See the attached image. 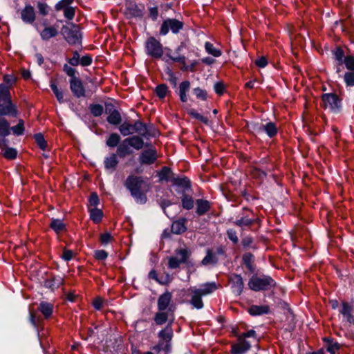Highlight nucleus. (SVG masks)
<instances>
[{"instance_id": "16", "label": "nucleus", "mask_w": 354, "mask_h": 354, "mask_svg": "<svg viewBox=\"0 0 354 354\" xmlns=\"http://www.w3.org/2000/svg\"><path fill=\"white\" fill-rule=\"evenodd\" d=\"M191 293L190 304L197 309H201L203 307V302L202 301V295L196 290V288H191L189 289Z\"/></svg>"}, {"instance_id": "1", "label": "nucleus", "mask_w": 354, "mask_h": 354, "mask_svg": "<svg viewBox=\"0 0 354 354\" xmlns=\"http://www.w3.org/2000/svg\"><path fill=\"white\" fill-rule=\"evenodd\" d=\"M143 184L144 180L142 178L134 175L129 176L124 183L136 202L141 204L147 201L146 195L141 191Z\"/></svg>"}, {"instance_id": "29", "label": "nucleus", "mask_w": 354, "mask_h": 354, "mask_svg": "<svg viewBox=\"0 0 354 354\" xmlns=\"http://www.w3.org/2000/svg\"><path fill=\"white\" fill-rule=\"evenodd\" d=\"M217 288L218 286L215 282H210L202 284L199 288H196V290H198L201 295L205 296L213 292Z\"/></svg>"}, {"instance_id": "30", "label": "nucleus", "mask_w": 354, "mask_h": 354, "mask_svg": "<svg viewBox=\"0 0 354 354\" xmlns=\"http://www.w3.org/2000/svg\"><path fill=\"white\" fill-rule=\"evenodd\" d=\"M187 220L185 218H181L174 221L171 225V232L176 234H180L185 232L187 227L185 223Z\"/></svg>"}, {"instance_id": "48", "label": "nucleus", "mask_w": 354, "mask_h": 354, "mask_svg": "<svg viewBox=\"0 0 354 354\" xmlns=\"http://www.w3.org/2000/svg\"><path fill=\"white\" fill-rule=\"evenodd\" d=\"M155 91H156V95L159 98L163 99L167 95V93L168 92V88H167V85L162 84L157 86Z\"/></svg>"}, {"instance_id": "27", "label": "nucleus", "mask_w": 354, "mask_h": 354, "mask_svg": "<svg viewBox=\"0 0 354 354\" xmlns=\"http://www.w3.org/2000/svg\"><path fill=\"white\" fill-rule=\"evenodd\" d=\"M117 156L115 153H112L104 158V164L106 170H111V172H112L116 168L118 164Z\"/></svg>"}, {"instance_id": "25", "label": "nucleus", "mask_w": 354, "mask_h": 354, "mask_svg": "<svg viewBox=\"0 0 354 354\" xmlns=\"http://www.w3.org/2000/svg\"><path fill=\"white\" fill-rule=\"evenodd\" d=\"M196 214L199 216L205 214L207 212L211 207L210 203L207 200L198 199L196 202Z\"/></svg>"}, {"instance_id": "47", "label": "nucleus", "mask_w": 354, "mask_h": 354, "mask_svg": "<svg viewBox=\"0 0 354 354\" xmlns=\"http://www.w3.org/2000/svg\"><path fill=\"white\" fill-rule=\"evenodd\" d=\"M74 0H61L55 6L57 11L63 10L68 8H71V5Z\"/></svg>"}, {"instance_id": "39", "label": "nucleus", "mask_w": 354, "mask_h": 354, "mask_svg": "<svg viewBox=\"0 0 354 354\" xmlns=\"http://www.w3.org/2000/svg\"><path fill=\"white\" fill-rule=\"evenodd\" d=\"M205 48L206 52L208 54L212 55L214 57H218L222 55L221 50L220 49L214 47V45L212 44H211L210 42H208V41L205 42Z\"/></svg>"}, {"instance_id": "19", "label": "nucleus", "mask_w": 354, "mask_h": 354, "mask_svg": "<svg viewBox=\"0 0 354 354\" xmlns=\"http://www.w3.org/2000/svg\"><path fill=\"white\" fill-rule=\"evenodd\" d=\"M17 110L12 103L10 99L8 100L6 104H0V115L17 116Z\"/></svg>"}, {"instance_id": "17", "label": "nucleus", "mask_w": 354, "mask_h": 354, "mask_svg": "<svg viewBox=\"0 0 354 354\" xmlns=\"http://www.w3.org/2000/svg\"><path fill=\"white\" fill-rule=\"evenodd\" d=\"M172 299V295L170 292L166 291L158 299V309L160 311L165 310L169 306Z\"/></svg>"}, {"instance_id": "54", "label": "nucleus", "mask_w": 354, "mask_h": 354, "mask_svg": "<svg viewBox=\"0 0 354 354\" xmlns=\"http://www.w3.org/2000/svg\"><path fill=\"white\" fill-rule=\"evenodd\" d=\"M9 88L4 84H0V100L10 99Z\"/></svg>"}, {"instance_id": "42", "label": "nucleus", "mask_w": 354, "mask_h": 354, "mask_svg": "<svg viewBox=\"0 0 354 354\" xmlns=\"http://www.w3.org/2000/svg\"><path fill=\"white\" fill-rule=\"evenodd\" d=\"M89 212L91 219L93 222L97 223L101 221L103 216V213L101 209L96 207H93L91 208Z\"/></svg>"}, {"instance_id": "36", "label": "nucleus", "mask_w": 354, "mask_h": 354, "mask_svg": "<svg viewBox=\"0 0 354 354\" xmlns=\"http://www.w3.org/2000/svg\"><path fill=\"white\" fill-rule=\"evenodd\" d=\"M168 312L158 311L154 315V322L158 326L163 325L168 321Z\"/></svg>"}, {"instance_id": "37", "label": "nucleus", "mask_w": 354, "mask_h": 354, "mask_svg": "<svg viewBox=\"0 0 354 354\" xmlns=\"http://www.w3.org/2000/svg\"><path fill=\"white\" fill-rule=\"evenodd\" d=\"M119 131L123 136H127L134 133L133 124L124 122L119 127Z\"/></svg>"}, {"instance_id": "56", "label": "nucleus", "mask_w": 354, "mask_h": 354, "mask_svg": "<svg viewBox=\"0 0 354 354\" xmlns=\"http://www.w3.org/2000/svg\"><path fill=\"white\" fill-rule=\"evenodd\" d=\"M193 92L197 98L202 100H206L207 92L205 90H203L200 88H194Z\"/></svg>"}, {"instance_id": "50", "label": "nucleus", "mask_w": 354, "mask_h": 354, "mask_svg": "<svg viewBox=\"0 0 354 354\" xmlns=\"http://www.w3.org/2000/svg\"><path fill=\"white\" fill-rule=\"evenodd\" d=\"M50 88L52 89V91H53L54 94L55 95L57 100L60 102V103H62L64 102V94L62 93V91H60L57 85L54 83H51L50 84Z\"/></svg>"}, {"instance_id": "53", "label": "nucleus", "mask_w": 354, "mask_h": 354, "mask_svg": "<svg viewBox=\"0 0 354 354\" xmlns=\"http://www.w3.org/2000/svg\"><path fill=\"white\" fill-rule=\"evenodd\" d=\"M334 56L335 59L339 62V66H342L343 63L344 64V59L343 60L344 53L342 48H337L334 51Z\"/></svg>"}, {"instance_id": "24", "label": "nucleus", "mask_w": 354, "mask_h": 354, "mask_svg": "<svg viewBox=\"0 0 354 354\" xmlns=\"http://www.w3.org/2000/svg\"><path fill=\"white\" fill-rule=\"evenodd\" d=\"M10 124L4 118H0V147L4 145L3 138L10 134Z\"/></svg>"}, {"instance_id": "40", "label": "nucleus", "mask_w": 354, "mask_h": 354, "mask_svg": "<svg viewBox=\"0 0 354 354\" xmlns=\"http://www.w3.org/2000/svg\"><path fill=\"white\" fill-rule=\"evenodd\" d=\"M243 263L245 265V266L248 268V269L250 272H254L255 268L253 265L254 257L252 254L246 253V254H243Z\"/></svg>"}, {"instance_id": "28", "label": "nucleus", "mask_w": 354, "mask_h": 354, "mask_svg": "<svg viewBox=\"0 0 354 354\" xmlns=\"http://www.w3.org/2000/svg\"><path fill=\"white\" fill-rule=\"evenodd\" d=\"M248 312L251 315L253 316L262 315L268 314L270 312V308L268 306L266 305H253L249 308Z\"/></svg>"}, {"instance_id": "32", "label": "nucleus", "mask_w": 354, "mask_h": 354, "mask_svg": "<svg viewBox=\"0 0 354 354\" xmlns=\"http://www.w3.org/2000/svg\"><path fill=\"white\" fill-rule=\"evenodd\" d=\"M126 139L129 142L130 146L136 150L141 149L144 146L143 139L138 136H133Z\"/></svg>"}, {"instance_id": "60", "label": "nucleus", "mask_w": 354, "mask_h": 354, "mask_svg": "<svg viewBox=\"0 0 354 354\" xmlns=\"http://www.w3.org/2000/svg\"><path fill=\"white\" fill-rule=\"evenodd\" d=\"M227 237L230 241H232L234 243H237L239 241L238 236L236 235V232L233 229H229L227 230Z\"/></svg>"}, {"instance_id": "43", "label": "nucleus", "mask_w": 354, "mask_h": 354, "mask_svg": "<svg viewBox=\"0 0 354 354\" xmlns=\"http://www.w3.org/2000/svg\"><path fill=\"white\" fill-rule=\"evenodd\" d=\"M120 136L116 133H112L107 139L106 144L109 147H115L118 145Z\"/></svg>"}, {"instance_id": "21", "label": "nucleus", "mask_w": 354, "mask_h": 354, "mask_svg": "<svg viewBox=\"0 0 354 354\" xmlns=\"http://www.w3.org/2000/svg\"><path fill=\"white\" fill-rule=\"evenodd\" d=\"M238 340L239 342L232 346V353L233 354H243L246 351H248L251 346L250 342L246 341L243 338V339Z\"/></svg>"}, {"instance_id": "62", "label": "nucleus", "mask_w": 354, "mask_h": 354, "mask_svg": "<svg viewBox=\"0 0 354 354\" xmlns=\"http://www.w3.org/2000/svg\"><path fill=\"white\" fill-rule=\"evenodd\" d=\"M89 205L91 207H96V206L99 204L100 200L99 197L96 193H92L88 199Z\"/></svg>"}, {"instance_id": "12", "label": "nucleus", "mask_w": 354, "mask_h": 354, "mask_svg": "<svg viewBox=\"0 0 354 354\" xmlns=\"http://www.w3.org/2000/svg\"><path fill=\"white\" fill-rule=\"evenodd\" d=\"M230 282L232 292L236 295H240L243 290L244 283L240 274H232L230 277Z\"/></svg>"}, {"instance_id": "59", "label": "nucleus", "mask_w": 354, "mask_h": 354, "mask_svg": "<svg viewBox=\"0 0 354 354\" xmlns=\"http://www.w3.org/2000/svg\"><path fill=\"white\" fill-rule=\"evenodd\" d=\"M113 239V236L109 232H105L100 235V241L102 245H106L109 243Z\"/></svg>"}, {"instance_id": "38", "label": "nucleus", "mask_w": 354, "mask_h": 354, "mask_svg": "<svg viewBox=\"0 0 354 354\" xmlns=\"http://www.w3.org/2000/svg\"><path fill=\"white\" fill-rule=\"evenodd\" d=\"M174 184L179 187H181L184 189H187L190 188V181L188 178H175L173 180Z\"/></svg>"}, {"instance_id": "64", "label": "nucleus", "mask_w": 354, "mask_h": 354, "mask_svg": "<svg viewBox=\"0 0 354 354\" xmlns=\"http://www.w3.org/2000/svg\"><path fill=\"white\" fill-rule=\"evenodd\" d=\"M37 8L39 9L40 14H41L42 15H46L48 14L49 7L46 3L39 2L37 4Z\"/></svg>"}, {"instance_id": "44", "label": "nucleus", "mask_w": 354, "mask_h": 354, "mask_svg": "<svg viewBox=\"0 0 354 354\" xmlns=\"http://www.w3.org/2000/svg\"><path fill=\"white\" fill-rule=\"evenodd\" d=\"M194 201L192 196L185 194L182 198V206L184 209L189 210L194 207Z\"/></svg>"}, {"instance_id": "11", "label": "nucleus", "mask_w": 354, "mask_h": 354, "mask_svg": "<svg viewBox=\"0 0 354 354\" xmlns=\"http://www.w3.org/2000/svg\"><path fill=\"white\" fill-rule=\"evenodd\" d=\"M158 158L156 149L150 148L141 152L139 156V161L141 165H150L153 164Z\"/></svg>"}, {"instance_id": "18", "label": "nucleus", "mask_w": 354, "mask_h": 354, "mask_svg": "<svg viewBox=\"0 0 354 354\" xmlns=\"http://www.w3.org/2000/svg\"><path fill=\"white\" fill-rule=\"evenodd\" d=\"M353 307L347 302L342 303V308L340 313L343 315L344 319L349 324H354V315H352Z\"/></svg>"}, {"instance_id": "52", "label": "nucleus", "mask_w": 354, "mask_h": 354, "mask_svg": "<svg viewBox=\"0 0 354 354\" xmlns=\"http://www.w3.org/2000/svg\"><path fill=\"white\" fill-rule=\"evenodd\" d=\"M63 279L60 277H54L52 281H47L46 282V286L54 289L58 288L62 283Z\"/></svg>"}, {"instance_id": "55", "label": "nucleus", "mask_w": 354, "mask_h": 354, "mask_svg": "<svg viewBox=\"0 0 354 354\" xmlns=\"http://www.w3.org/2000/svg\"><path fill=\"white\" fill-rule=\"evenodd\" d=\"M189 114L194 118L198 120L204 124H208L209 120L207 117L202 115L201 114L197 113L196 111L192 110L189 111Z\"/></svg>"}, {"instance_id": "41", "label": "nucleus", "mask_w": 354, "mask_h": 354, "mask_svg": "<svg viewBox=\"0 0 354 354\" xmlns=\"http://www.w3.org/2000/svg\"><path fill=\"white\" fill-rule=\"evenodd\" d=\"M217 261V257L210 250H208L206 256L203 258L201 263L204 266H207L209 264H216Z\"/></svg>"}, {"instance_id": "57", "label": "nucleus", "mask_w": 354, "mask_h": 354, "mask_svg": "<svg viewBox=\"0 0 354 354\" xmlns=\"http://www.w3.org/2000/svg\"><path fill=\"white\" fill-rule=\"evenodd\" d=\"M63 12H64V17L67 19L72 20L75 17V8H74V7L68 8L65 10H63Z\"/></svg>"}, {"instance_id": "9", "label": "nucleus", "mask_w": 354, "mask_h": 354, "mask_svg": "<svg viewBox=\"0 0 354 354\" xmlns=\"http://www.w3.org/2000/svg\"><path fill=\"white\" fill-rule=\"evenodd\" d=\"M147 54L151 57L159 59L163 55L162 45L154 37H149L146 41Z\"/></svg>"}, {"instance_id": "13", "label": "nucleus", "mask_w": 354, "mask_h": 354, "mask_svg": "<svg viewBox=\"0 0 354 354\" xmlns=\"http://www.w3.org/2000/svg\"><path fill=\"white\" fill-rule=\"evenodd\" d=\"M69 83L70 88L75 97L80 98L85 96V89L80 78L71 79Z\"/></svg>"}, {"instance_id": "63", "label": "nucleus", "mask_w": 354, "mask_h": 354, "mask_svg": "<svg viewBox=\"0 0 354 354\" xmlns=\"http://www.w3.org/2000/svg\"><path fill=\"white\" fill-rule=\"evenodd\" d=\"M64 71L68 76L71 77V79L77 78L75 76L76 70L69 66L68 64L64 65Z\"/></svg>"}, {"instance_id": "34", "label": "nucleus", "mask_w": 354, "mask_h": 354, "mask_svg": "<svg viewBox=\"0 0 354 354\" xmlns=\"http://www.w3.org/2000/svg\"><path fill=\"white\" fill-rule=\"evenodd\" d=\"M133 131L134 133H138L142 137H147L148 134L147 126L139 120L136 121L133 124Z\"/></svg>"}, {"instance_id": "4", "label": "nucleus", "mask_w": 354, "mask_h": 354, "mask_svg": "<svg viewBox=\"0 0 354 354\" xmlns=\"http://www.w3.org/2000/svg\"><path fill=\"white\" fill-rule=\"evenodd\" d=\"M62 32L64 39L70 45L81 44L82 34L79 26L74 24L64 26Z\"/></svg>"}, {"instance_id": "20", "label": "nucleus", "mask_w": 354, "mask_h": 354, "mask_svg": "<svg viewBox=\"0 0 354 354\" xmlns=\"http://www.w3.org/2000/svg\"><path fill=\"white\" fill-rule=\"evenodd\" d=\"M38 310L46 319L50 318L53 315L54 306L53 304L47 301H41L39 303Z\"/></svg>"}, {"instance_id": "23", "label": "nucleus", "mask_w": 354, "mask_h": 354, "mask_svg": "<svg viewBox=\"0 0 354 354\" xmlns=\"http://www.w3.org/2000/svg\"><path fill=\"white\" fill-rule=\"evenodd\" d=\"M131 146L127 139H124L118 146L116 151V154L120 158H124L128 155L132 153L133 151L131 149Z\"/></svg>"}, {"instance_id": "22", "label": "nucleus", "mask_w": 354, "mask_h": 354, "mask_svg": "<svg viewBox=\"0 0 354 354\" xmlns=\"http://www.w3.org/2000/svg\"><path fill=\"white\" fill-rule=\"evenodd\" d=\"M106 112L109 113L107 121L109 124L113 125H118L122 122V117L120 112L113 109H107Z\"/></svg>"}, {"instance_id": "2", "label": "nucleus", "mask_w": 354, "mask_h": 354, "mask_svg": "<svg viewBox=\"0 0 354 354\" xmlns=\"http://www.w3.org/2000/svg\"><path fill=\"white\" fill-rule=\"evenodd\" d=\"M275 286V281L271 277L265 274H253L248 281L249 288L255 292L268 290Z\"/></svg>"}, {"instance_id": "33", "label": "nucleus", "mask_w": 354, "mask_h": 354, "mask_svg": "<svg viewBox=\"0 0 354 354\" xmlns=\"http://www.w3.org/2000/svg\"><path fill=\"white\" fill-rule=\"evenodd\" d=\"M257 221H258V219L255 218H249L248 216H243L239 219H236L234 222V223L236 225L239 226L243 228L244 227L252 225L253 223H256Z\"/></svg>"}, {"instance_id": "45", "label": "nucleus", "mask_w": 354, "mask_h": 354, "mask_svg": "<svg viewBox=\"0 0 354 354\" xmlns=\"http://www.w3.org/2000/svg\"><path fill=\"white\" fill-rule=\"evenodd\" d=\"M89 109L92 115H94L95 117L100 116L104 111L103 106L99 104H91L89 106Z\"/></svg>"}, {"instance_id": "35", "label": "nucleus", "mask_w": 354, "mask_h": 354, "mask_svg": "<svg viewBox=\"0 0 354 354\" xmlns=\"http://www.w3.org/2000/svg\"><path fill=\"white\" fill-rule=\"evenodd\" d=\"M50 227L57 233L59 234L64 231L66 225L61 219L52 218L50 223Z\"/></svg>"}, {"instance_id": "49", "label": "nucleus", "mask_w": 354, "mask_h": 354, "mask_svg": "<svg viewBox=\"0 0 354 354\" xmlns=\"http://www.w3.org/2000/svg\"><path fill=\"white\" fill-rule=\"evenodd\" d=\"M12 130L13 133L17 136H20L24 133V121L22 120H19V123L12 127H10V131Z\"/></svg>"}, {"instance_id": "8", "label": "nucleus", "mask_w": 354, "mask_h": 354, "mask_svg": "<svg viewBox=\"0 0 354 354\" xmlns=\"http://www.w3.org/2000/svg\"><path fill=\"white\" fill-rule=\"evenodd\" d=\"M184 24L176 19H167L163 21L160 29V34L166 35L171 30L174 34H177L183 29Z\"/></svg>"}, {"instance_id": "14", "label": "nucleus", "mask_w": 354, "mask_h": 354, "mask_svg": "<svg viewBox=\"0 0 354 354\" xmlns=\"http://www.w3.org/2000/svg\"><path fill=\"white\" fill-rule=\"evenodd\" d=\"M125 16L129 19L141 18L143 15L142 10L134 3H129L126 6L124 10Z\"/></svg>"}, {"instance_id": "15", "label": "nucleus", "mask_w": 354, "mask_h": 354, "mask_svg": "<svg viewBox=\"0 0 354 354\" xmlns=\"http://www.w3.org/2000/svg\"><path fill=\"white\" fill-rule=\"evenodd\" d=\"M22 21L26 24H32L35 19L34 8L30 5H26L21 12Z\"/></svg>"}, {"instance_id": "51", "label": "nucleus", "mask_w": 354, "mask_h": 354, "mask_svg": "<svg viewBox=\"0 0 354 354\" xmlns=\"http://www.w3.org/2000/svg\"><path fill=\"white\" fill-rule=\"evenodd\" d=\"M35 140L37 142V145L41 149L44 150L47 146L46 142L44 138V136L41 133H37L35 135Z\"/></svg>"}, {"instance_id": "7", "label": "nucleus", "mask_w": 354, "mask_h": 354, "mask_svg": "<svg viewBox=\"0 0 354 354\" xmlns=\"http://www.w3.org/2000/svg\"><path fill=\"white\" fill-rule=\"evenodd\" d=\"M189 252L186 248L176 250L175 256L170 257L168 260V266L171 269L180 267V264L185 263L189 257Z\"/></svg>"}, {"instance_id": "10", "label": "nucleus", "mask_w": 354, "mask_h": 354, "mask_svg": "<svg viewBox=\"0 0 354 354\" xmlns=\"http://www.w3.org/2000/svg\"><path fill=\"white\" fill-rule=\"evenodd\" d=\"M344 64L348 70L344 74V80L347 86H354V57L353 56H347L344 57Z\"/></svg>"}, {"instance_id": "58", "label": "nucleus", "mask_w": 354, "mask_h": 354, "mask_svg": "<svg viewBox=\"0 0 354 354\" xmlns=\"http://www.w3.org/2000/svg\"><path fill=\"white\" fill-rule=\"evenodd\" d=\"M171 173V170L169 168L167 167H164L162 170L159 172L158 176L161 180H167L169 178V176Z\"/></svg>"}, {"instance_id": "31", "label": "nucleus", "mask_w": 354, "mask_h": 354, "mask_svg": "<svg viewBox=\"0 0 354 354\" xmlns=\"http://www.w3.org/2000/svg\"><path fill=\"white\" fill-rule=\"evenodd\" d=\"M166 53L165 55L163 57V60L166 62H169V61L171 60L175 62H178L183 65H185L186 57L184 55H178V57H173L171 55V50L169 48H165Z\"/></svg>"}, {"instance_id": "26", "label": "nucleus", "mask_w": 354, "mask_h": 354, "mask_svg": "<svg viewBox=\"0 0 354 354\" xmlns=\"http://www.w3.org/2000/svg\"><path fill=\"white\" fill-rule=\"evenodd\" d=\"M58 34L57 28L55 26H46L43 30L40 32V37L43 40L47 41L50 38L57 36Z\"/></svg>"}, {"instance_id": "46", "label": "nucleus", "mask_w": 354, "mask_h": 354, "mask_svg": "<svg viewBox=\"0 0 354 354\" xmlns=\"http://www.w3.org/2000/svg\"><path fill=\"white\" fill-rule=\"evenodd\" d=\"M324 340L327 342V351L331 354H335L339 349V345L337 342H333L328 338H325Z\"/></svg>"}, {"instance_id": "61", "label": "nucleus", "mask_w": 354, "mask_h": 354, "mask_svg": "<svg viewBox=\"0 0 354 354\" xmlns=\"http://www.w3.org/2000/svg\"><path fill=\"white\" fill-rule=\"evenodd\" d=\"M17 151L13 148H7L4 151V156L8 159H14L17 156Z\"/></svg>"}, {"instance_id": "5", "label": "nucleus", "mask_w": 354, "mask_h": 354, "mask_svg": "<svg viewBox=\"0 0 354 354\" xmlns=\"http://www.w3.org/2000/svg\"><path fill=\"white\" fill-rule=\"evenodd\" d=\"M253 131L261 135L265 133L270 138H274L278 133V127L274 122H256L252 124Z\"/></svg>"}, {"instance_id": "3", "label": "nucleus", "mask_w": 354, "mask_h": 354, "mask_svg": "<svg viewBox=\"0 0 354 354\" xmlns=\"http://www.w3.org/2000/svg\"><path fill=\"white\" fill-rule=\"evenodd\" d=\"M173 320L169 321L167 326L162 329L158 334L159 342L158 345L153 346V349L159 352L161 350L168 351L170 347V342L172 339L174 333L172 328Z\"/></svg>"}, {"instance_id": "6", "label": "nucleus", "mask_w": 354, "mask_h": 354, "mask_svg": "<svg viewBox=\"0 0 354 354\" xmlns=\"http://www.w3.org/2000/svg\"><path fill=\"white\" fill-rule=\"evenodd\" d=\"M323 106L334 113H338L342 109V100L335 93H325L322 96Z\"/></svg>"}]
</instances>
